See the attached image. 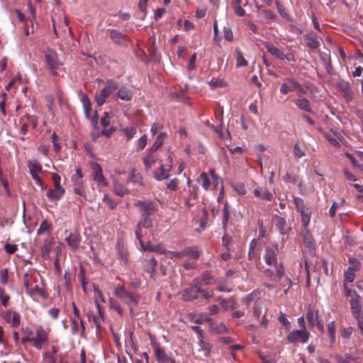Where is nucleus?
I'll use <instances>...</instances> for the list:
<instances>
[{"label":"nucleus","mask_w":363,"mask_h":363,"mask_svg":"<svg viewBox=\"0 0 363 363\" xmlns=\"http://www.w3.org/2000/svg\"><path fill=\"white\" fill-rule=\"evenodd\" d=\"M83 104L85 115L87 118H89V113L91 109V104L87 96H84L82 99Z\"/></svg>","instance_id":"nucleus-52"},{"label":"nucleus","mask_w":363,"mask_h":363,"mask_svg":"<svg viewBox=\"0 0 363 363\" xmlns=\"http://www.w3.org/2000/svg\"><path fill=\"white\" fill-rule=\"evenodd\" d=\"M65 241L72 251H76L79 247L82 238L79 233H70L66 238Z\"/></svg>","instance_id":"nucleus-18"},{"label":"nucleus","mask_w":363,"mask_h":363,"mask_svg":"<svg viewBox=\"0 0 363 363\" xmlns=\"http://www.w3.org/2000/svg\"><path fill=\"white\" fill-rule=\"evenodd\" d=\"M45 57L48 67L53 74H56L57 69L62 65L60 61L57 52L54 50L48 49Z\"/></svg>","instance_id":"nucleus-10"},{"label":"nucleus","mask_w":363,"mask_h":363,"mask_svg":"<svg viewBox=\"0 0 363 363\" xmlns=\"http://www.w3.org/2000/svg\"><path fill=\"white\" fill-rule=\"evenodd\" d=\"M143 218L138 223L135 227V233L138 240L143 239L142 228H150L152 227V220L150 217H143Z\"/></svg>","instance_id":"nucleus-22"},{"label":"nucleus","mask_w":363,"mask_h":363,"mask_svg":"<svg viewBox=\"0 0 363 363\" xmlns=\"http://www.w3.org/2000/svg\"><path fill=\"white\" fill-rule=\"evenodd\" d=\"M71 179L73 183L74 191L80 196L86 197L84 180L75 179V177H71Z\"/></svg>","instance_id":"nucleus-29"},{"label":"nucleus","mask_w":363,"mask_h":363,"mask_svg":"<svg viewBox=\"0 0 363 363\" xmlns=\"http://www.w3.org/2000/svg\"><path fill=\"white\" fill-rule=\"evenodd\" d=\"M360 296L358 297H352L350 300V308L352 310V315L354 318L358 317L361 313V303H360Z\"/></svg>","instance_id":"nucleus-30"},{"label":"nucleus","mask_w":363,"mask_h":363,"mask_svg":"<svg viewBox=\"0 0 363 363\" xmlns=\"http://www.w3.org/2000/svg\"><path fill=\"white\" fill-rule=\"evenodd\" d=\"M279 252L278 245H273L266 248L264 260L268 265H277V256Z\"/></svg>","instance_id":"nucleus-16"},{"label":"nucleus","mask_w":363,"mask_h":363,"mask_svg":"<svg viewBox=\"0 0 363 363\" xmlns=\"http://www.w3.org/2000/svg\"><path fill=\"white\" fill-rule=\"evenodd\" d=\"M273 221L280 234H289L291 230V227L286 223V221L284 218L277 215L274 216Z\"/></svg>","instance_id":"nucleus-20"},{"label":"nucleus","mask_w":363,"mask_h":363,"mask_svg":"<svg viewBox=\"0 0 363 363\" xmlns=\"http://www.w3.org/2000/svg\"><path fill=\"white\" fill-rule=\"evenodd\" d=\"M301 233L303 235V242L306 245V247H308L309 250L314 249L315 247V242L313 238V235L310 233L308 228H302Z\"/></svg>","instance_id":"nucleus-34"},{"label":"nucleus","mask_w":363,"mask_h":363,"mask_svg":"<svg viewBox=\"0 0 363 363\" xmlns=\"http://www.w3.org/2000/svg\"><path fill=\"white\" fill-rule=\"evenodd\" d=\"M350 263L352 266L347 268V270L345 272V279L350 283L354 281L355 278V272L358 269V261L355 258L350 259Z\"/></svg>","instance_id":"nucleus-23"},{"label":"nucleus","mask_w":363,"mask_h":363,"mask_svg":"<svg viewBox=\"0 0 363 363\" xmlns=\"http://www.w3.org/2000/svg\"><path fill=\"white\" fill-rule=\"evenodd\" d=\"M21 316L18 312L14 311L12 313V327L17 328L21 325Z\"/></svg>","instance_id":"nucleus-61"},{"label":"nucleus","mask_w":363,"mask_h":363,"mask_svg":"<svg viewBox=\"0 0 363 363\" xmlns=\"http://www.w3.org/2000/svg\"><path fill=\"white\" fill-rule=\"evenodd\" d=\"M138 241L143 251L155 252L160 255L166 254V250L161 245H153L150 242L145 244L143 239Z\"/></svg>","instance_id":"nucleus-26"},{"label":"nucleus","mask_w":363,"mask_h":363,"mask_svg":"<svg viewBox=\"0 0 363 363\" xmlns=\"http://www.w3.org/2000/svg\"><path fill=\"white\" fill-rule=\"evenodd\" d=\"M91 169L93 170V179L99 184L106 185V179L103 174L101 166L96 162L91 164Z\"/></svg>","instance_id":"nucleus-24"},{"label":"nucleus","mask_w":363,"mask_h":363,"mask_svg":"<svg viewBox=\"0 0 363 363\" xmlns=\"http://www.w3.org/2000/svg\"><path fill=\"white\" fill-rule=\"evenodd\" d=\"M306 318L310 327L313 328L316 325L321 333H324V321L319 315L318 310L313 311L312 308H309L306 311Z\"/></svg>","instance_id":"nucleus-9"},{"label":"nucleus","mask_w":363,"mask_h":363,"mask_svg":"<svg viewBox=\"0 0 363 363\" xmlns=\"http://www.w3.org/2000/svg\"><path fill=\"white\" fill-rule=\"evenodd\" d=\"M284 180L287 183L296 184L297 182V177L292 172H286L283 177Z\"/></svg>","instance_id":"nucleus-63"},{"label":"nucleus","mask_w":363,"mask_h":363,"mask_svg":"<svg viewBox=\"0 0 363 363\" xmlns=\"http://www.w3.org/2000/svg\"><path fill=\"white\" fill-rule=\"evenodd\" d=\"M167 137V133H160L157 136V138H156V140L155 142L154 143V144L152 145V147H150L148 150H150L151 152H156L157 150L160 147H162V145H163V143H164V140H165V138Z\"/></svg>","instance_id":"nucleus-39"},{"label":"nucleus","mask_w":363,"mask_h":363,"mask_svg":"<svg viewBox=\"0 0 363 363\" xmlns=\"http://www.w3.org/2000/svg\"><path fill=\"white\" fill-rule=\"evenodd\" d=\"M294 204L296 211L301 216L302 228H308L312 213L311 208L305 206L303 199L298 197L294 198Z\"/></svg>","instance_id":"nucleus-4"},{"label":"nucleus","mask_w":363,"mask_h":363,"mask_svg":"<svg viewBox=\"0 0 363 363\" xmlns=\"http://www.w3.org/2000/svg\"><path fill=\"white\" fill-rule=\"evenodd\" d=\"M152 348L155 359L159 363H175V359L172 354L166 353L159 343H154Z\"/></svg>","instance_id":"nucleus-13"},{"label":"nucleus","mask_w":363,"mask_h":363,"mask_svg":"<svg viewBox=\"0 0 363 363\" xmlns=\"http://www.w3.org/2000/svg\"><path fill=\"white\" fill-rule=\"evenodd\" d=\"M328 332L330 339V345H333L335 342V321L330 322L328 325Z\"/></svg>","instance_id":"nucleus-47"},{"label":"nucleus","mask_w":363,"mask_h":363,"mask_svg":"<svg viewBox=\"0 0 363 363\" xmlns=\"http://www.w3.org/2000/svg\"><path fill=\"white\" fill-rule=\"evenodd\" d=\"M266 275H269V274H271L270 279L272 281H277L278 279H280L284 276V269L281 267H277L276 272L274 274L271 272L269 270L265 271Z\"/></svg>","instance_id":"nucleus-49"},{"label":"nucleus","mask_w":363,"mask_h":363,"mask_svg":"<svg viewBox=\"0 0 363 363\" xmlns=\"http://www.w3.org/2000/svg\"><path fill=\"white\" fill-rule=\"evenodd\" d=\"M113 190L116 194L119 196H123L129 193V190L122 183L114 182Z\"/></svg>","instance_id":"nucleus-41"},{"label":"nucleus","mask_w":363,"mask_h":363,"mask_svg":"<svg viewBox=\"0 0 363 363\" xmlns=\"http://www.w3.org/2000/svg\"><path fill=\"white\" fill-rule=\"evenodd\" d=\"M51 177H52V180L53 182L54 188L58 189H65L62 186H61V184H60L61 177L58 174L52 173Z\"/></svg>","instance_id":"nucleus-60"},{"label":"nucleus","mask_w":363,"mask_h":363,"mask_svg":"<svg viewBox=\"0 0 363 363\" xmlns=\"http://www.w3.org/2000/svg\"><path fill=\"white\" fill-rule=\"evenodd\" d=\"M303 94H297L298 97L293 99V103L298 108L306 112H312V106L310 101L306 97L302 96Z\"/></svg>","instance_id":"nucleus-17"},{"label":"nucleus","mask_w":363,"mask_h":363,"mask_svg":"<svg viewBox=\"0 0 363 363\" xmlns=\"http://www.w3.org/2000/svg\"><path fill=\"white\" fill-rule=\"evenodd\" d=\"M354 331V329L352 327L349 326L347 328H341L340 330V335L344 339H349L350 338L351 335H352Z\"/></svg>","instance_id":"nucleus-58"},{"label":"nucleus","mask_w":363,"mask_h":363,"mask_svg":"<svg viewBox=\"0 0 363 363\" xmlns=\"http://www.w3.org/2000/svg\"><path fill=\"white\" fill-rule=\"evenodd\" d=\"M336 89L341 96L347 101H350L353 99L354 91L349 82L342 79H339L336 83Z\"/></svg>","instance_id":"nucleus-12"},{"label":"nucleus","mask_w":363,"mask_h":363,"mask_svg":"<svg viewBox=\"0 0 363 363\" xmlns=\"http://www.w3.org/2000/svg\"><path fill=\"white\" fill-rule=\"evenodd\" d=\"M184 257H188L189 259L197 260L200 257V252L198 247L189 246L183 250Z\"/></svg>","instance_id":"nucleus-33"},{"label":"nucleus","mask_w":363,"mask_h":363,"mask_svg":"<svg viewBox=\"0 0 363 363\" xmlns=\"http://www.w3.org/2000/svg\"><path fill=\"white\" fill-rule=\"evenodd\" d=\"M129 182H130L133 184H138L140 186H143V178L142 177V174L138 172L135 169H132L129 177H128Z\"/></svg>","instance_id":"nucleus-35"},{"label":"nucleus","mask_w":363,"mask_h":363,"mask_svg":"<svg viewBox=\"0 0 363 363\" xmlns=\"http://www.w3.org/2000/svg\"><path fill=\"white\" fill-rule=\"evenodd\" d=\"M294 91H297V94H306V89H303V87L294 79L291 77L284 79L281 86H280V92L283 94H287L288 93Z\"/></svg>","instance_id":"nucleus-6"},{"label":"nucleus","mask_w":363,"mask_h":363,"mask_svg":"<svg viewBox=\"0 0 363 363\" xmlns=\"http://www.w3.org/2000/svg\"><path fill=\"white\" fill-rule=\"evenodd\" d=\"M65 192V189H50L47 191L46 196L50 201L60 200Z\"/></svg>","instance_id":"nucleus-36"},{"label":"nucleus","mask_w":363,"mask_h":363,"mask_svg":"<svg viewBox=\"0 0 363 363\" xmlns=\"http://www.w3.org/2000/svg\"><path fill=\"white\" fill-rule=\"evenodd\" d=\"M267 51L274 57L281 60H287L289 62H295V57L292 52H288L284 53L280 48L273 45H267Z\"/></svg>","instance_id":"nucleus-15"},{"label":"nucleus","mask_w":363,"mask_h":363,"mask_svg":"<svg viewBox=\"0 0 363 363\" xmlns=\"http://www.w3.org/2000/svg\"><path fill=\"white\" fill-rule=\"evenodd\" d=\"M52 230V225L47 220H43L40 225L39 228L37 230L38 235L46 233L48 236H51V232Z\"/></svg>","instance_id":"nucleus-38"},{"label":"nucleus","mask_w":363,"mask_h":363,"mask_svg":"<svg viewBox=\"0 0 363 363\" xmlns=\"http://www.w3.org/2000/svg\"><path fill=\"white\" fill-rule=\"evenodd\" d=\"M306 44L311 49H316L320 46V42L315 33H310L303 35Z\"/></svg>","instance_id":"nucleus-28"},{"label":"nucleus","mask_w":363,"mask_h":363,"mask_svg":"<svg viewBox=\"0 0 363 363\" xmlns=\"http://www.w3.org/2000/svg\"><path fill=\"white\" fill-rule=\"evenodd\" d=\"M9 281V269L6 268L0 269V283L6 285Z\"/></svg>","instance_id":"nucleus-57"},{"label":"nucleus","mask_w":363,"mask_h":363,"mask_svg":"<svg viewBox=\"0 0 363 363\" xmlns=\"http://www.w3.org/2000/svg\"><path fill=\"white\" fill-rule=\"evenodd\" d=\"M199 352H201L203 357H208V354H210L211 350V344H209L208 342H205L203 340V338H201V339H199Z\"/></svg>","instance_id":"nucleus-43"},{"label":"nucleus","mask_w":363,"mask_h":363,"mask_svg":"<svg viewBox=\"0 0 363 363\" xmlns=\"http://www.w3.org/2000/svg\"><path fill=\"white\" fill-rule=\"evenodd\" d=\"M160 167L153 174V177L157 181L165 180L169 178V172L173 166V159L171 155H168L165 162L160 161Z\"/></svg>","instance_id":"nucleus-3"},{"label":"nucleus","mask_w":363,"mask_h":363,"mask_svg":"<svg viewBox=\"0 0 363 363\" xmlns=\"http://www.w3.org/2000/svg\"><path fill=\"white\" fill-rule=\"evenodd\" d=\"M263 307L260 303L255 302L253 306V315L259 320V325L264 328L267 327V320L264 315H262Z\"/></svg>","instance_id":"nucleus-19"},{"label":"nucleus","mask_w":363,"mask_h":363,"mask_svg":"<svg viewBox=\"0 0 363 363\" xmlns=\"http://www.w3.org/2000/svg\"><path fill=\"white\" fill-rule=\"evenodd\" d=\"M199 290V281L198 279H194L191 284L182 291V300L184 301H192L197 299Z\"/></svg>","instance_id":"nucleus-7"},{"label":"nucleus","mask_w":363,"mask_h":363,"mask_svg":"<svg viewBox=\"0 0 363 363\" xmlns=\"http://www.w3.org/2000/svg\"><path fill=\"white\" fill-rule=\"evenodd\" d=\"M53 238L52 236H48L43 242V245L41 247V254L44 259H48L50 258V253L53 247Z\"/></svg>","instance_id":"nucleus-27"},{"label":"nucleus","mask_w":363,"mask_h":363,"mask_svg":"<svg viewBox=\"0 0 363 363\" xmlns=\"http://www.w3.org/2000/svg\"><path fill=\"white\" fill-rule=\"evenodd\" d=\"M32 277L33 275L28 273H26L23 275V281L26 292L31 296L38 295L41 297H45V292L42 288L39 287L38 285L32 287V284H30V281L32 279Z\"/></svg>","instance_id":"nucleus-11"},{"label":"nucleus","mask_w":363,"mask_h":363,"mask_svg":"<svg viewBox=\"0 0 363 363\" xmlns=\"http://www.w3.org/2000/svg\"><path fill=\"white\" fill-rule=\"evenodd\" d=\"M254 194L255 196L266 201H270L272 198V194L269 191H267V190L262 188L255 189Z\"/></svg>","instance_id":"nucleus-42"},{"label":"nucleus","mask_w":363,"mask_h":363,"mask_svg":"<svg viewBox=\"0 0 363 363\" xmlns=\"http://www.w3.org/2000/svg\"><path fill=\"white\" fill-rule=\"evenodd\" d=\"M157 266V261L155 258L152 257L149 261L146 266V271L150 274L151 278H154L155 275L156 268Z\"/></svg>","instance_id":"nucleus-44"},{"label":"nucleus","mask_w":363,"mask_h":363,"mask_svg":"<svg viewBox=\"0 0 363 363\" xmlns=\"http://www.w3.org/2000/svg\"><path fill=\"white\" fill-rule=\"evenodd\" d=\"M89 320L90 322H93L94 325L96 326V331L100 332L101 325V323L104 320V317L101 315H93L92 317L91 315H88Z\"/></svg>","instance_id":"nucleus-48"},{"label":"nucleus","mask_w":363,"mask_h":363,"mask_svg":"<svg viewBox=\"0 0 363 363\" xmlns=\"http://www.w3.org/2000/svg\"><path fill=\"white\" fill-rule=\"evenodd\" d=\"M235 58H236V67H246L248 65V62L243 57L242 53L239 48L235 49Z\"/></svg>","instance_id":"nucleus-45"},{"label":"nucleus","mask_w":363,"mask_h":363,"mask_svg":"<svg viewBox=\"0 0 363 363\" xmlns=\"http://www.w3.org/2000/svg\"><path fill=\"white\" fill-rule=\"evenodd\" d=\"M110 38L116 44L121 45H127L128 44V38L127 35L117 30H111L110 31Z\"/></svg>","instance_id":"nucleus-25"},{"label":"nucleus","mask_w":363,"mask_h":363,"mask_svg":"<svg viewBox=\"0 0 363 363\" xmlns=\"http://www.w3.org/2000/svg\"><path fill=\"white\" fill-rule=\"evenodd\" d=\"M118 88L117 82L113 80H108L106 86L95 96L96 103L99 106L105 104L106 99Z\"/></svg>","instance_id":"nucleus-2"},{"label":"nucleus","mask_w":363,"mask_h":363,"mask_svg":"<svg viewBox=\"0 0 363 363\" xmlns=\"http://www.w3.org/2000/svg\"><path fill=\"white\" fill-rule=\"evenodd\" d=\"M311 337L310 333L306 328H301L300 330H294L290 332L286 337L287 340L293 344L306 343Z\"/></svg>","instance_id":"nucleus-8"},{"label":"nucleus","mask_w":363,"mask_h":363,"mask_svg":"<svg viewBox=\"0 0 363 363\" xmlns=\"http://www.w3.org/2000/svg\"><path fill=\"white\" fill-rule=\"evenodd\" d=\"M113 294L123 303L129 307L130 311L138 306L140 300L139 296L127 291L124 286L121 284L115 286Z\"/></svg>","instance_id":"nucleus-1"},{"label":"nucleus","mask_w":363,"mask_h":363,"mask_svg":"<svg viewBox=\"0 0 363 363\" xmlns=\"http://www.w3.org/2000/svg\"><path fill=\"white\" fill-rule=\"evenodd\" d=\"M241 0H235L233 2V6L235 13L239 16H243L245 14V11L241 7Z\"/></svg>","instance_id":"nucleus-53"},{"label":"nucleus","mask_w":363,"mask_h":363,"mask_svg":"<svg viewBox=\"0 0 363 363\" xmlns=\"http://www.w3.org/2000/svg\"><path fill=\"white\" fill-rule=\"evenodd\" d=\"M143 163L145 167V170L149 172L157 160V157L155 152H151L150 150H147L145 156L142 159Z\"/></svg>","instance_id":"nucleus-21"},{"label":"nucleus","mask_w":363,"mask_h":363,"mask_svg":"<svg viewBox=\"0 0 363 363\" xmlns=\"http://www.w3.org/2000/svg\"><path fill=\"white\" fill-rule=\"evenodd\" d=\"M235 301L233 298L228 300H222L220 301L221 306L225 310L234 309L235 308Z\"/></svg>","instance_id":"nucleus-56"},{"label":"nucleus","mask_w":363,"mask_h":363,"mask_svg":"<svg viewBox=\"0 0 363 363\" xmlns=\"http://www.w3.org/2000/svg\"><path fill=\"white\" fill-rule=\"evenodd\" d=\"M26 164L30 174H40L43 172L40 163L35 159L28 160Z\"/></svg>","instance_id":"nucleus-32"},{"label":"nucleus","mask_w":363,"mask_h":363,"mask_svg":"<svg viewBox=\"0 0 363 363\" xmlns=\"http://www.w3.org/2000/svg\"><path fill=\"white\" fill-rule=\"evenodd\" d=\"M199 281V286L201 287L202 286H208L214 284L215 279L214 277L208 272L203 273L200 278H197Z\"/></svg>","instance_id":"nucleus-37"},{"label":"nucleus","mask_w":363,"mask_h":363,"mask_svg":"<svg viewBox=\"0 0 363 363\" xmlns=\"http://www.w3.org/2000/svg\"><path fill=\"white\" fill-rule=\"evenodd\" d=\"M222 245L228 251H230L233 247L232 238L230 235L225 234L222 238Z\"/></svg>","instance_id":"nucleus-54"},{"label":"nucleus","mask_w":363,"mask_h":363,"mask_svg":"<svg viewBox=\"0 0 363 363\" xmlns=\"http://www.w3.org/2000/svg\"><path fill=\"white\" fill-rule=\"evenodd\" d=\"M355 359L354 357L348 353L345 355V358L339 357L337 359V363H350L352 361H355Z\"/></svg>","instance_id":"nucleus-64"},{"label":"nucleus","mask_w":363,"mask_h":363,"mask_svg":"<svg viewBox=\"0 0 363 363\" xmlns=\"http://www.w3.org/2000/svg\"><path fill=\"white\" fill-rule=\"evenodd\" d=\"M109 303H110L111 308H112V309L115 310L116 311H117V313L120 315H123L122 307L121 306V304L117 301H116V300H114L113 298H111L109 300Z\"/></svg>","instance_id":"nucleus-59"},{"label":"nucleus","mask_w":363,"mask_h":363,"mask_svg":"<svg viewBox=\"0 0 363 363\" xmlns=\"http://www.w3.org/2000/svg\"><path fill=\"white\" fill-rule=\"evenodd\" d=\"M22 333L24 336L21 338V343L25 345L27 342H31L33 337H32L33 335V330L30 327L26 326L25 328H22Z\"/></svg>","instance_id":"nucleus-40"},{"label":"nucleus","mask_w":363,"mask_h":363,"mask_svg":"<svg viewBox=\"0 0 363 363\" xmlns=\"http://www.w3.org/2000/svg\"><path fill=\"white\" fill-rule=\"evenodd\" d=\"M35 337H33L32 342L37 350H41L43 345L48 340V334L43 326H38L35 330Z\"/></svg>","instance_id":"nucleus-14"},{"label":"nucleus","mask_w":363,"mask_h":363,"mask_svg":"<svg viewBox=\"0 0 363 363\" xmlns=\"http://www.w3.org/2000/svg\"><path fill=\"white\" fill-rule=\"evenodd\" d=\"M117 254L124 262L128 261V252L126 247L121 243L117 245Z\"/></svg>","instance_id":"nucleus-50"},{"label":"nucleus","mask_w":363,"mask_h":363,"mask_svg":"<svg viewBox=\"0 0 363 363\" xmlns=\"http://www.w3.org/2000/svg\"><path fill=\"white\" fill-rule=\"evenodd\" d=\"M133 91L128 88L127 86H121L118 88L117 96L123 101H129L133 96Z\"/></svg>","instance_id":"nucleus-31"},{"label":"nucleus","mask_w":363,"mask_h":363,"mask_svg":"<svg viewBox=\"0 0 363 363\" xmlns=\"http://www.w3.org/2000/svg\"><path fill=\"white\" fill-rule=\"evenodd\" d=\"M198 182H199V183H200L201 184L202 187L206 191L209 189L211 182L210 179L206 173L202 172L200 174Z\"/></svg>","instance_id":"nucleus-46"},{"label":"nucleus","mask_w":363,"mask_h":363,"mask_svg":"<svg viewBox=\"0 0 363 363\" xmlns=\"http://www.w3.org/2000/svg\"><path fill=\"white\" fill-rule=\"evenodd\" d=\"M133 206L139 208L143 217H150L158 210V206L155 202L147 200H137Z\"/></svg>","instance_id":"nucleus-5"},{"label":"nucleus","mask_w":363,"mask_h":363,"mask_svg":"<svg viewBox=\"0 0 363 363\" xmlns=\"http://www.w3.org/2000/svg\"><path fill=\"white\" fill-rule=\"evenodd\" d=\"M121 131L125 135L127 140L132 139L137 133L136 128L134 126L125 127Z\"/></svg>","instance_id":"nucleus-51"},{"label":"nucleus","mask_w":363,"mask_h":363,"mask_svg":"<svg viewBox=\"0 0 363 363\" xmlns=\"http://www.w3.org/2000/svg\"><path fill=\"white\" fill-rule=\"evenodd\" d=\"M30 175L32 179L36 182V184L40 186L42 191H44L48 188V186L39 177V174H33Z\"/></svg>","instance_id":"nucleus-62"},{"label":"nucleus","mask_w":363,"mask_h":363,"mask_svg":"<svg viewBox=\"0 0 363 363\" xmlns=\"http://www.w3.org/2000/svg\"><path fill=\"white\" fill-rule=\"evenodd\" d=\"M147 143V137L146 135H142L136 142V150L140 152L143 150Z\"/></svg>","instance_id":"nucleus-55"}]
</instances>
